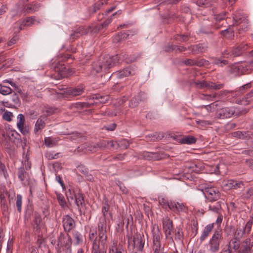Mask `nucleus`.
<instances>
[{
  "label": "nucleus",
  "mask_w": 253,
  "mask_h": 253,
  "mask_svg": "<svg viewBox=\"0 0 253 253\" xmlns=\"http://www.w3.org/2000/svg\"><path fill=\"white\" fill-rule=\"evenodd\" d=\"M208 62L204 59H201L197 60L196 59H188L183 61V63L187 66H197L198 67H202L207 65V63Z\"/></svg>",
  "instance_id": "19"
},
{
  "label": "nucleus",
  "mask_w": 253,
  "mask_h": 253,
  "mask_svg": "<svg viewBox=\"0 0 253 253\" xmlns=\"http://www.w3.org/2000/svg\"><path fill=\"white\" fill-rule=\"evenodd\" d=\"M225 12H222L220 14L215 15L214 19L216 22H220V21L225 19Z\"/></svg>",
  "instance_id": "63"
},
{
  "label": "nucleus",
  "mask_w": 253,
  "mask_h": 253,
  "mask_svg": "<svg viewBox=\"0 0 253 253\" xmlns=\"http://www.w3.org/2000/svg\"><path fill=\"white\" fill-rule=\"evenodd\" d=\"M242 23H244L246 24V27L242 29L245 31L247 30L249 26V21L247 18V16L242 11H237L233 17V24L238 25Z\"/></svg>",
  "instance_id": "8"
},
{
  "label": "nucleus",
  "mask_w": 253,
  "mask_h": 253,
  "mask_svg": "<svg viewBox=\"0 0 253 253\" xmlns=\"http://www.w3.org/2000/svg\"><path fill=\"white\" fill-rule=\"evenodd\" d=\"M183 238V234L181 228H178L177 231L175 232L174 239L177 241H182Z\"/></svg>",
  "instance_id": "53"
},
{
  "label": "nucleus",
  "mask_w": 253,
  "mask_h": 253,
  "mask_svg": "<svg viewBox=\"0 0 253 253\" xmlns=\"http://www.w3.org/2000/svg\"><path fill=\"white\" fill-rule=\"evenodd\" d=\"M243 186V182L241 181H237L233 179L224 180L222 182V187L224 190L237 189Z\"/></svg>",
  "instance_id": "10"
},
{
  "label": "nucleus",
  "mask_w": 253,
  "mask_h": 253,
  "mask_svg": "<svg viewBox=\"0 0 253 253\" xmlns=\"http://www.w3.org/2000/svg\"><path fill=\"white\" fill-rule=\"evenodd\" d=\"M202 191L206 198L209 202L216 201L219 198V193L214 187H205Z\"/></svg>",
  "instance_id": "6"
},
{
  "label": "nucleus",
  "mask_w": 253,
  "mask_h": 253,
  "mask_svg": "<svg viewBox=\"0 0 253 253\" xmlns=\"http://www.w3.org/2000/svg\"><path fill=\"white\" fill-rule=\"evenodd\" d=\"M17 175L20 181H23L26 178V172L24 168L21 167L18 169Z\"/></svg>",
  "instance_id": "50"
},
{
  "label": "nucleus",
  "mask_w": 253,
  "mask_h": 253,
  "mask_svg": "<svg viewBox=\"0 0 253 253\" xmlns=\"http://www.w3.org/2000/svg\"><path fill=\"white\" fill-rule=\"evenodd\" d=\"M57 141L51 137L44 138V144L47 147H53L56 145Z\"/></svg>",
  "instance_id": "41"
},
{
  "label": "nucleus",
  "mask_w": 253,
  "mask_h": 253,
  "mask_svg": "<svg viewBox=\"0 0 253 253\" xmlns=\"http://www.w3.org/2000/svg\"><path fill=\"white\" fill-rule=\"evenodd\" d=\"M40 5L39 3H28L23 2L21 4L18 3L17 6V14H22L23 13L28 14L32 13L39 9Z\"/></svg>",
  "instance_id": "5"
},
{
  "label": "nucleus",
  "mask_w": 253,
  "mask_h": 253,
  "mask_svg": "<svg viewBox=\"0 0 253 253\" xmlns=\"http://www.w3.org/2000/svg\"><path fill=\"white\" fill-rule=\"evenodd\" d=\"M59 153L53 154L52 152H47L45 154V157L48 160H53L57 159L59 157Z\"/></svg>",
  "instance_id": "60"
},
{
  "label": "nucleus",
  "mask_w": 253,
  "mask_h": 253,
  "mask_svg": "<svg viewBox=\"0 0 253 253\" xmlns=\"http://www.w3.org/2000/svg\"><path fill=\"white\" fill-rule=\"evenodd\" d=\"M62 223L64 230L67 232H70L76 226L74 220L68 214L63 216Z\"/></svg>",
  "instance_id": "16"
},
{
  "label": "nucleus",
  "mask_w": 253,
  "mask_h": 253,
  "mask_svg": "<svg viewBox=\"0 0 253 253\" xmlns=\"http://www.w3.org/2000/svg\"><path fill=\"white\" fill-rule=\"evenodd\" d=\"M169 210L177 214H180L186 212L188 209L183 203L172 200L170 203Z\"/></svg>",
  "instance_id": "9"
},
{
  "label": "nucleus",
  "mask_w": 253,
  "mask_h": 253,
  "mask_svg": "<svg viewBox=\"0 0 253 253\" xmlns=\"http://www.w3.org/2000/svg\"><path fill=\"white\" fill-rule=\"evenodd\" d=\"M42 219L40 214L37 211H35L33 214L32 226L36 234H39L40 232L42 227Z\"/></svg>",
  "instance_id": "15"
},
{
  "label": "nucleus",
  "mask_w": 253,
  "mask_h": 253,
  "mask_svg": "<svg viewBox=\"0 0 253 253\" xmlns=\"http://www.w3.org/2000/svg\"><path fill=\"white\" fill-rule=\"evenodd\" d=\"M251 135V132L248 131H237L232 133V136L242 139H248Z\"/></svg>",
  "instance_id": "24"
},
{
  "label": "nucleus",
  "mask_w": 253,
  "mask_h": 253,
  "mask_svg": "<svg viewBox=\"0 0 253 253\" xmlns=\"http://www.w3.org/2000/svg\"><path fill=\"white\" fill-rule=\"evenodd\" d=\"M231 73L237 75H241L250 73L247 63L233 65L231 67Z\"/></svg>",
  "instance_id": "12"
},
{
  "label": "nucleus",
  "mask_w": 253,
  "mask_h": 253,
  "mask_svg": "<svg viewBox=\"0 0 253 253\" xmlns=\"http://www.w3.org/2000/svg\"><path fill=\"white\" fill-rule=\"evenodd\" d=\"M214 202V201L210 202V203H208L207 207L208 211L216 213H220L222 210L221 202L220 201H218L215 203Z\"/></svg>",
  "instance_id": "20"
},
{
  "label": "nucleus",
  "mask_w": 253,
  "mask_h": 253,
  "mask_svg": "<svg viewBox=\"0 0 253 253\" xmlns=\"http://www.w3.org/2000/svg\"><path fill=\"white\" fill-rule=\"evenodd\" d=\"M214 227V223L207 225L203 231L200 237V241L202 243L209 236Z\"/></svg>",
  "instance_id": "22"
},
{
  "label": "nucleus",
  "mask_w": 253,
  "mask_h": 253,
  "mask_svg": "<svg viewBox=\"0 0 253 253\" xmlns=\"http://www.w3.org/2000/svg\"><path fill=\"white\" fill-rule=\"evenodd\" d=\"M230 249H232L236 250L239 248V243L238 241L233 240H231L227 246Z\"/></svg>",
  "instance_id": "57"
},
{
  "label": "nucleus",
  "mask_w": 253,
  "mask_h": 253,
  "mask_svg": "<svg viewBox=\"0 0 253 253\" xmlns=\"http://www.w3.org/2000/svg\"><path fill=\"white\" fill-rule=\"evenodd\" d=\"M47 121L46 116L41 115L37 120L34 127V132L36 134H39L41 130L45 127Z\"/></svg>",
  "instance_id": "18"
},
{
  "label": "nucleus",
  "mask_w": 253,
  "mask_h": 253,
  "mask_svg": "<svg viewBox=\"0 0 253 253\" xmlns=\"http://www.w3.org/2000/svg\"><path fill=\"white\" fill-rule=\"evenodd\" d=\"M90 106V104L89 103L86 102H78L76 103H74L72 104L70 106V108L71 109H81L84 108H88Z\"/></svg>",
  "instance_id": "35"
},
{
  "label": "nucleus",
  "mask_w": 253,
  "mask_h": 253,
  "mask_svg": "<svg viewBox=\"0 0 253 253\" xmlns=\"http://www.w3.org/2000/svg\"><path fill=\"white\" fill-rule=\"evenodd\" d=\"M13 115L12 112L9 111H5L2 115V119L7 122H11Z\"/></svg>",
  "instance_id": "56"
},
{
  "label": "nucleus",
  "mask_w": 253,
  "mask_h": 253,
  "mask_svg": "<svg viewBox=\"0 0 253 253\" xmlns=\"http://www.w3.org/2000/svg\"><path fill=\"white\" fill-rule=\"evenodd\" d=\"M242 197L244 200L253 199V188H250L247 189V191L243 193Z\"/></svg>",
  "instance_id": "45"
},
{
  "label": "nucleus",
  "mask_w": 253,
  "mask_h": 253,
  "mask_svg": "<svg viewBox=\"0 0 253 253\" xmlns=\"http://www.w3.org/2000/svg\"><path fill=\"white\" fill-rule=\"evenodd\" d=\"M207 46L204 43H199L197 45H191L188 47V49L192 51L194 54L203 53L207 50Z\"/></svg>",
  "instance_id": "21"
},
{
  "label": "nucleus",
  "mask_w": 253,
  "mask_h": 253,
  "mask_svg": "<svg viewBox=\"0 0 253 253\" xmlns=\"http://www.w3.org/2000/svg\"><path fill=\"white\" fill-rule=\"evenodd\" d=\"M142 95V93H138L136 96H135L134 97L132 98L130 100L129 107L131 108H133L137 106L138 104L139 101L143 100L141 99V96Z\"/></svg>",
  "instance_id": "31"
},
{
  "label": "nucleus",
  "mask_w": 253,
  "mask_h": 253,
  "mask_svg": "<svg viewBox=\"0 0 253 253\" xmlns=\"http://www.w3.org/2000/svg\"><path fill=\"white\" fill-rule=\"evenodd\" d=\"M98 236L92 243V253H106L107 248V224L105 220L101 219L97 224Z\"/></svg>",
  "instance_id": "2"
},
{
  "label": "nucleus",
  "mask_w": 253,
  "mask_h": 253,
  "mask_svg": "<svg viewBox=\"0 0 253 253\" xmlns=\"http://www.w3.org/2000/svg\"><path fill=\"white\" fill-rule=\"evenodd\" d=\"M196 122L198 125L201 126H207L211 125L212 124L211 122L206 120H199L196 121Z\"/></svg>",
  "instance_id": "61"
},
{
  "label": "nucleus",
  "mask_w": 253,
  "mask_h": 253,
  "mask_svg": "<svg viewBox=\"0 0 253 253\" xmlns=\"http://www.w3.org/2000/svg\"><path fill=\"white\" fill-rule=\"evenodd\" d=\"M163 228L166 239L173 241V238L171 236V232L173 229V223L168 216L163 219Z\"/></svg>",
  "instance_id": "7"
},
{
  "label": "nucleus",
  "mask_w": 253,
  "mask_h": 253,
  "mask_svg": "<svg viewBox=\"0 0 253 253\" xmlns=\"http://www.w3.org/2000/svg\"><path fill=\"white\" fill-rule=\"evenodd\" d=\"M115 144L116 143L117 145L122 148V149H127L129 146V142L128 140L126 139H123L119 141V143L114 142Z\"/></svg>",
  "instance_id": "55"
},
{
  "label": "nucleus",
  "mask_w": 253,
  "mask_h": 253,
  "mask_svg": "<svg viewBox=\"0 0 253 253\" xmlns=\"http://www.w3.org/2000/svg\"><path fill=\"white\" fill-rule=\"evenodd\" d=\"M247 49V45L241 44L236 47L233 48L231 50V54L234 57L239 56Z\"/></svg>",
  "instance_id": "23"
},
{
  "label": "nucleus",
  "mask_w": 253,
  "mask_h": 253,
  "mask_svg": "<svg viewBox=\"0 0 253 253\" xmlns=\"http://www.w3.org/2000/svg\"><path fill=\"white\" fill-rule=\"evenodd\" d=\"M22 197L20 194H17L16 196V206L17 209L18 211L20 213L22 210Z\"/></svg>",
  "instance_id": "48"
},
{
  "label": "nucleus",
  "mask_w": 253,
  "mask_h": 253,
  "mask_svg": "<svg viewBox=\"0 0 253 253\" xmlns=\"http://www.w3.org/2000/svg\"><path fill=\"white\" fill-rule=\"evenodd\" d=\"M55 72L58 73V79L67 77L69 75V71L64 64L58 63L54 67Z\"/></svg>",
  "instance_id": "17"
},
{
  "label": "nucleus",
  "mask_w": 253,
  "mask_h": 253,
  "mask_svg": "<svg viewBox=\"0 0 253 253\" xmlns=\"http://www.w3.org/2000/svg\"><path fill=\"white\" fill-rule=\"evenodd\" d=\"M92 98L93 100H96V101H94L92 104L97 103L98 102L100 103H105L107 101L109 97L108 95H101L100 94H93L92 96Z\"/></svg>",
  "instance_id": "29"
},
{
  "label": "nucleus",
  "mask_w": 253,
  "mask_h": 253,
  "mask_svg": "<svg viewBox=\"0 0 253 253\" xmlns=\"http://www.w3.org/2000/svg\"><path fill=\"white\" fill-rule=\"evenodd\" d=\"M196 140L194 136L188 135L181 139L180 142L182 144H192L196 142Z\"/></svg>",
  "instance_id": "37"
},
{
  "label": "nucleus",
  "mask_w": 253,
  "mask_h": 253,
  "mask_svg": "<svg viewBox=\"0 0 253 253\" xmlns=\"http://www.w3.org/2000/svg\"><path fill=\"white\" fill-rule=\"evenodd\" d=\"M56 109L52 107H45L43 111V114L42 116H46V119L55 112Z\"/></svg>",
  "instance_id": "49"
},
{
  "label": "nucleus",
  "mask_w": 253,
  "mask_h": 253,
  "mask_svg": "<svg viewBox=\"0 0 253 253\" xmlns=\"http://www.w3.org/2000/svg\"><path fill=\"white\" fill-rule=\"evenodd\" d=\"M106 3V0H100L98 1L93 6L92 12H95L97 10H99L104 3Z\"/></svg>",
  "instance_id": "52"
},
{
  "label": "nucleus",
  "mask_w": 253,
  "mask_h": 253,
  "mask_svg": "<svg viewBox=\"0 0 253 253\" xmlns=\"http://www.w3.org/2000/svg\"><path fill=\"white\" fill-rule=\"evenodd\" d=\"M56 198L58 202L62 208H65L68 207L64 196L60 193H56Z\"/></svg>",
  "instance_id": "44"
},
{
  "label": "nucleus",
  "mask_w": 253,
  "mask_h": 253,
  "mask_svg": "<svg viewBox=\"0 0 253 253\" xmlns=\"http://www.w3.org/2000/svg\"><path fill=\"white\" fill-rule=\"evenodd\" d=\"M223 240L222 232L220 228H217L210 239L207 248L211 253H215L219 250L220 245Z\"/></svg>",
  "instance_id": "3"
},
{
  "label": "nucleus",
  "mask_w": 253,
  "mask_h": 253,
  "mask_svg": "<svg viewBox=\"0 0 253 253\" xmlns=\"http://www.w3.org/2000/svg\"><path fill=\"white\" fill-rule=\"evenodd\" d=\"M212 63L216 65L219 67H223L228 64V61L226 60H221L219 58H212Z\"/></svg>",
  "instance_id": "43"
},
{
  "label": "nucleus",
  "mask_w": 253,
  "mask_h": 253,
  "mask_svg": "<svg viewBox=\"0 0 253 253\" xmlns=\"http://www.w3.org/2000/svg\"><path fill=\"white\" fill-rule=\"evenodd\" d=\"M241 104L243 105H253V90L246 95L241 100Z\"/></svg>",
  "instance_id": "26"
},
{
  "label": "nucleus",
  "mask_w": 253,
  "mask_h": 253,
  "mask_svg": "<svg viewBox=\"0 0 253 253\" xmlns=\"http://www.w3.org/2000/svg\"><path fill=\"white\" fill-rule=\"evenodd\" d=\"M109 208V205L108 204L107 201H105V202L103 203V205L101 210L102 216L99 218L98 222H100L101 219H103L105 220V223H107V215Z\"/></svg>",
  "instance_id": "30"
},
{
  "label": "nucleus",
  "mask_w": 253,
  "mask_h": 253,
  "mask_svg": "<svg viewBox=\"0 0 253 253\" xmlns=\"http://www.w3.org/2000/svg\"><path fill=\"white\" fill-rule=\"evenodd\" d=\"M146 138L147 140L151 141H155L161 139V137L157 133L149 134L146 136Z\"/></svg>",
  "instance_id": "59"
},
{
  "label": "nucleus",
  "mask_w": 253,
  "mask_h": 253,
  "mask_svg": "<svg viewBox=\"0 0 253 253\" xmlns=\"http://www.w3.org/2000/svg\"><path fill=\"white\" fill-rule=\"evenodd\" d=\"M77 194H75L73 190L69 189L66 192V196L69 202L74 201Z\"/></svg>",
  "instance_id": "51"
},
{
  "label": "nucleus",
  "mask_w": 253,
  "mask_h": 253,
  "mask_svg": "<svg viewBox=\"0 0 253 253\" xmlns=\"http://www.w3.org/2000/svg\"><path fill=\"white\" fill-rule=\"evenodd\" d=\"M35 21V17L31 16L28 17L26 19H24L15 23L14 28L15 30V32H19L20 30L23 29L24 27L30 26L34 24Z\"/></svg>",
  "instance_id": "13"
},
{
  "label": "nucleus",
  "mask_w": 253,
  "mask_h": 253,
  "mask_svg": "<svg viewBox=\"0 0 253 253\" xmlns=\"http://www.w3.org/2000/svg\"><path fill=\"white\" fill-rule=\"evenodd\" d=\"M151 233L153 239L154 253H164V247L162 246L161 239L163 235L157 224L152 226ZM177 253V252H176Z\"/></svg>",
  "instance_id": "4"
},
{
  "label": "nucleus",
  "mask_w": 253,
  "mask_h": 253,
  "mask_svg": "<svg viewBox=\"0 0 253 253\" xmlns=\"http://www.w3.org/2000/svg\"><path fill=\"white\" fill-rule=\"evenodd\" d=\"M84 87L83 85H80L69 90V93L73 96H78L82 94L84 91Z\"/></svg>",
  "instance_id": "34"
},
{
  "label": "nucleus",
  "mask_w": 253,
  "mask_h": 253,
  "mask_svg": "<svg viewBox=\"0 0 253 253\" xmlns=\"http://www.w3.org/2000/svg\"><path fill=\"white\" fill-rule=\"evenodd\" d=\"M210 82H207L205 81H195L193 83L197 87L200 89H203L204 88L209 89Z\"/></svg>",
  "instance_id": "36"
},
{
  "label": "nucleus",
  "mask_w": 253,
  "mask_h": 253,
  "mask_svg": "<svg viewBox=\"0 0 253 253\" xmlns=\"http://www.w3.org/2000/svg\"><path fill=\"white\" fill-rule=\"evenodd\" d=\"M74 201L79 210L81 211V208L83 207V204L84 203L83 195L80 193H78Z\"/></svg>",
  "instance_id": "32"
},
{
  "label": "nucleus",
  "mask_w": 253,
  "mask_h": 253,
  "mask_svg": "<svg viewBox=\"0 0 253 253\" xmlns=\"http://www.w3.org/2000/svg\"><path fill=\"white\" fill-rule=\"evenodd\" d=\"M12 91V90L10 87L0 84V93L2 95H8L11 93Z\"/></svg>",
  "instance_id": "47"
},
{
  "label": "nucleus",
  "mask_w": 253,
  "mask_h": 253,
  "mask_svg": "<svg viewBox=\"0 0 253 253\" xmlns=\"http://www.w3.org/2000/svg\"><path fill=\"white\" fill-rule=\"evenodd\" d=\"M172 200L168 201L167 199L163 197L159 198V203L162 207L165 210L168 208L169 209L170 203Z\"/></svg>",
  "instance_id": "39"
},
{
  "label": "nucleus",
  "mask_w": 253,
  "mask_h": 253,
  "mask_svg": "<svg viewBox=\"0 0 253 253\" xmlns=\"http://www.w3.org/2000/svg\"><path fill=\"white\" fill-rule=\"evenodd\" d=\"M72 245V239L67 234L66 235L61 233L58 240L57 246L59 247H64L67 249L71 248Z\"/></svg>",
  "instance_id": "14"
},
{
  "label": "nucleus",
  "mask_w": 253,
  "mask_h": 253,
  "mask_svg": "<svg viewBox=\"0 0 253 253\" xmlns=\"http://www.w3.org/2000/svg\"><path fill=\"white\" fill-rule=\"evenodd\" d=\"M98 148H110L115 146V143L112 140H103L96 144Z\"/></svg>",
  "instance_id": "25"
},
{
  "label": "nucleus",
  "mask_w": 253,
  "mask_h": 253,
  "mask_svg": "<svg viewBox=\"0 0 253 253\" xmlns=\"http://www.w3.org/2000/svg\"><path fill=\"white\" fill-rule=\"evenodd\" d=\"M223 84H216L212 82H210V87L209 89H219L223 87Z\"/></svg>",
  "instance_id": "62"
},
{
  "label": "nucleus",
  "mask_w": 253,
  "mask_h": 253,
  "mask_svg": "<svg viewBox=\"0 0 253 253\" xmlns=\"http://www.w3.org/2000/svg\"><path fill=\"white\" fill-rule=\"evenodd\" d=\"M120 60L128 63L131 61L128 59V55L125 52L114 56H105L101 61L95 62L92 64L91 74L95 75L103 70H106L114 66Z\"/></svg>",
  "instance_id": "1"
},
{
  "label": "nucleus",
  "mask_w": 253,
  "mask_h": 253,
  "mask_svg": "<svg viewBox=\"0 0 253 253\" xmlns=\"http://www.w3.org/2000/svg\"><path fill=\"white\" fill-rule=\"evenodd\" d=\"M91 29L90 26L87 27H80L76 30V34L78 35H80L81 36L84 35H86L90 32Z\"/></svg>",
  "instance_id": "38"
},
{
  "label": "nucleus",
  "mask_w": 253,
  "mask_h": 253,
  "mask_svg": "<svg viewBox=\"0 0 253 253\" xmlns=\"http://www.w3.org/2000/svg\"><path fill=\"white\" fill-rule=\"evenodd\" d=\"M115 74L119 79H122L129 76L131 74V70L130 67H127L122 70L116 72Z\"/></svg>",
  "instance_id": "27"
},
{
  "label": "nucleus",
  "mask_w": 253,
  "mask_h": 253,
  "mask_svg": "<svg viewBox=\"0 0 253 253\" xmlns=\"http://www.w3.org/2000/svg\"><path fill=\"white\" fill-rule=\"evenodd\" d=\"M137 242L139 244V247H138V249L139 251H142L144 247V243L142 242V241L141 239H139L138 238H137V240H135L134 239L133 240V246H135L136 245V242Z\"/></svg>",
  "instance_id": "64"
},
{
  "label": "nucleus",
  "mask_w": 253,
  "mask_h": 253,
  "mask_svg": "<svg viewBox=\"0 0 253 253\" xmlns=\"http://www.w3.org/2000/svg\"><path fill=\"white\" fill-rule=\"evenodd\" d=\"M235 108L233 107H225L219 110L216 114L217 118L223 119L231 117L235 113Z\"/></svg>",
  "instance_id": "11"
},
{
  "label": "nucleus",
  "mask_w": 253,
  "mask_h": 253,
  "mask_svg": "<svg viewBox=\"0 0 253 253\" xmlns=\"http://www.w3.org/2000/svg\"><path fill=\"white\" fill-rule=\"evenodd\" d=\"M0 174H2L5 179L8 177L5 166L3 163L0 164Z\"/></svg>",
  "instance_id": "58"
},
{
  "label": "nucleus",
  "mask_w": 253,
  "mask_h": 253,
  "mask_svg": "<svg viewBox=\"0 0 253 253\" xmlns=\"http://www.w3.org/2000/svg\"><path fill=\"white\" fill-rule=\"evenodd\" d=\"M253 225V221L249 220L246 224L242 232V234L240 236L241 237H245L249 235L251 232L252 227Z\"/></svg>",
  "instance_id": "33"
},
{
  "label": "nucleus",
  "mask_w": 253,
  "mask_h": 253,
  "mask_svg": "<svg viewBox=\"0 0 253 253\" xmlns=\"http://www.w3.org/2000/svg\"><path fill=\"white\" fill-rule=\"evenodd\" d=\"M25 119L24 116L20 114L17 116V126L18 128H21L25 125Z\"/></svg>",
  "instance_id": "46"
},
{
  "label": "nucleus",
  "mask_w": 253,
  "mask_h": 253,
  "mask_svg": "<svg viewBox=\"0 0 253 253\" xmlns=\"http://www.w3.org/2000/svg\"><path fill=\"white\" fill-rule=\"evenodd\" d=\"M73 238L75 241V244L76 245H78L82 242V236L78 232H75L74 233Z\"/></svg>",
  "instance_id": "54"
},
{
  "label": "nucleus",
  "mask_w": 253,
  "mask_h": 253,
  "mask_svg": "<svg viewBox=\"0 0 253 253\" xmlns=\"http://www.w3.org/2000/svg\"><path fill=\"white\" fill-rule=\"evenodd\" d=\"M122 13V10H119L116 13L113 14L110 17L106 19L101 24V26L103 28H106L112 21L113 17L116 14H121Z\"/></svg>",
  "instance_id": "40"
},
{
  "label": "nucleus",
  "mask_w": 253,
  "mask_h": 253,
  "mask_svg": "<svg viewBox=\"0 0 253 253\" xmlns=\"http://www.w3.org/2000/svg\"><path fill=\"white\" fill-rule=\"evenodd\" d=\"M97 149L98 147L96 145V144L93 145L84 144L79 146L78 148V151L85 149V152L90 151L92 153L95 152Z\"/></svg>",
  "instance_id": "28"
},
{
  "label": "nucleus",
  "mask_w": 253,
  "mask_h": 253,
  "mask_svg": "<svg viewBox=\"0 0 253 253\" xmlns=\"http://www.w3.org/2000/svg\"><path fill=\"white\" fill-rule=\"evenodd\" d=\"M213 2V0H197L196 1L197 5L205 7L211 6Z\"/></svg>",
  "instance_id": "42"
}]
</instances>
